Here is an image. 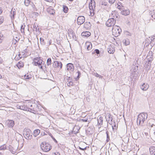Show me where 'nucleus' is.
Segmentation results:
<instances>
[{"label": "nucleus", "instance_id": "5701e85b", "mask_svg": "<svg viewBox=\"0 0 155 155\" xmlns=\"http://www.w3.org/2000/svg\"><path fill=\"white\" fill-rule=\"evenodd\" d=\"M16 12L15 11H13L12 10L11 12V13L10 14V16L11 18V19H14V16L15 15Z\"/></svg>", "mask_w": 155, "mask_h": 155}, {"label": "nucleus", "instance_id": "7ed1b4c3", "mask_svg": "<svg viewBox=\"0 0 155 155\" xmlns=\"http://www.w3.org/2000/svg\"><path fill=\"white\" fill-rule=\"evenodd\" d=\"M34 61L32 64L35 66H38L39 68H42L43 66L42 64H44V62L41 59L40 57H37L35 58L33 60Z\"/></svg>", "mask_w": 155, "mask_h": 155}, {"label": "nucleus", "instance_id": "4d7b16f0", "mask_svg": "<svg viewBox=\"0 0 155 155\" xmlns=\"http://www.w3.org/2000/svg\"><path fill=\"white\" fill-rule=\"evenodd\" d=\"M51 40H50L49 41V44L50 45H51Z\"/></svg>", "mask_w": 155, "mask_h": 155}, {"label": "nucleus", "instance_id": "2eb2a0df", "mask_svg": "<svg viewBox=\"0 0 155 155\" xmlns=\"http://www.w3.org/2000/svg\"><path fill=\"white\" fill-rule=\"evenodd\" d=\"M91 35L90 32L88 31L83 32L81 33V35L84 37H87Z\"/></svg>", "mask_w": 155, "mask_h": 155}, {"label": "nucleus", "instance_id": "cd10ccee", "mask_svg": "<svg viewBox=\"0 0 155 155\" xmlns=\"http://www.w3.org/2000/svg\"><path fill=\"white\" fill-rule=\"evenodd\" d=\"M51 58H48L47 61V66H49L51 65Z\"/></svg>", "mask_w": 155, "mask_h": 155}, {"label": "nucleus", "instance_id": "a19ab883", "mask_svg": "<svg viewBox=\"0 0 155 155\" xmlns=\"http://www.w3.org/2000/svg\"><path fill=\"white\" fill-rule=\"evenodd\" d=\"M50 12H49V13L51 14L54 15L55 13L53 9L51 10Z\"/></svg>", "mask_w": 155, "mask_h": 155}, {"label": "nucleus", "instance_id": "5fc2aeb1", "mask_svg": "<svg viewBox=\"0 0 155 155\" xmlns=\"http://www.w3.org/2000/svg\"><path fill=\"white\" fill-rule=\"evenodd\" d=\"M2 11L1 8H0V14H1L2 13Z\"/></svg>", "mask_w": 155, "mask_h": 155}, {"label": "nucleus", "instance_id": "f3484780", "mask_svg": "<svg viewBox=\"0 0 155 155\" xmlns=\"http://www.w3.org/2000/svg\"><path fill=\"white\" fill-rule=\"evenodd\" d=\"M111 16L113 17H116L117 18H119V15H118L117 12L116 11L112 12Z\"/></svg>", "mask_w": 155, "mask_h": 155}, {"label": "nucleus", "instance_id": "6e6d98bb", "mask_svg": "<svg viewBox=\"0 0 155 155\" xmlns=\"http://www.w3.org/2000/svg\"><path fill=\"white\" fill-rule=\"evenodd\" d=\"M57 154H58V155L56 154L55 153H53L52 155H59V154L58 153H57Z\"/></svg>", "mask_w": 155, "mask_h": 155}, {"label": "nucleus", "instance_id": "39448f33", "mask_svg": "<svg viewBox=\"0 0 155 155\" xmlns=\"http://www.w3.org/2000/svg\"><path fill=\"white\" fill-rule=\"evenodd\" d=\"M113 35L115 37L119 36L121 32V29L118 26H115L112 29Z\"/></svg>", "mask_w": 155, "mask_h": 155}, {"label": "nucleus", "instance_id": "f257e3e1", "mask_svg": "<svg viewBox=\"0 0 155 155\" xmlns=\"http://www.w3.org/2000/svg\"><path fill=\"white\" fill-rule=\"evenodd\" d=\"M24 108L22 109L29 111L34 114H37L40 111L41 105L39 102L35 100L29 101L24 105Z\"/></svg>", "mask_w": 155, "mask_h": 155}, {"label": "nucleus", "instance_id": "ddd939ff", "mask_svg": "<svg viewBox=\"0 0 155 155\" xmlns=\"http://www.w3.org/2000/svg\"><path fill=\"white\" fill-rule=\"evenodd\" d=\"M85 47L88 51H90L92 48V45L90 42H87L85 43Z\"/></svg>", "mask_w": 155, "mask_h": 155}, {"label": "nucleus", "instance_id": "423d86ee", "mask_svg": "<svg viewBox=\"0 0 155 155\" xmlns=\"http://www.w3.org/2000/svg\"><path fill=\"white\" fill-rule=\"evenodd\" d=\"M116 22V21L114 18L109 19L106 23V25L108 27L114 26Z\"/></svg>", "mask_w": 155, "mask_h": 155}, {"label": "nucleus", "instance_id": "dca6fc26", "mask_svg": "<svg viewBox=\"0 0 155 155\" xmlns=\"http://www.w3.org/2000/svg\"><path fill=\"white\" fill-rule=\"evenodd\" d=\"M149 87V85L147 84H143L141 86V89L143 91L147 90Z\"/></svg>", "mask_w": 155, "mask_h": 155}, {"label": "nucleus", "instance_id": "c85d7f7f", "mask_svg": "<svg viewBox=\"0 0 155 155\" xmlns=\"http://www.w3.org/2000/svg\"><path fill=\"white\" fill-rule=\"evenodd\" d=\"M22 56L20 54H18V55H16L15 56V59L16 60H18L22 58Z\"/></svg>", "mask_w": 155, "mask_h": 155}, {"label": "nucleus", "instance_id": "f03ea898", "mask_svg": "<svg viewBox=\"0 0 155 155\" xmlns=\"http://www.w3.org/2000/svg\"><path fill=\"white\" fill-rule=\"evenodd\" d=\"M148 115L146 113H142L138 116L137 123L139 125L142 126L144 122L147 118Z\"/></svg>", "mask_w": 155, "mask_h": 155}, {"label": "nucleus", "instance_id": "69168bd1", "mask_svg": "<svg viewBox=\"0 0 155 155\" xmlns=\"http://www.w3.org/2000/svg\"><path fill=\"white\" fill-rule=\"evenodd\" d=\"M138 67L137 65L136 66V67L138 68ZM136 67H134V68H136Z\"/></svg>", "mask_w": 155, "mask_h": 155}, {"label": "nucleus", "instance_id": "a878e982", "mask_svg": "<svg viewBox=\"0 0 155 155\" xmlns=\"http://www.w3.org/2000/svg\"><path fill=\"white\" fill-rule=\"evenodd\" d=\"M108 118L107 119V121H108L109 123H110V121H111L112 120V117H111V115L110 114H109L108 115Z\"/></svg>", "mask_w": 155, "mask_h": 155}, {"label": "nucleus", "instance_id": "f8f14e48", "mask_svg": "<svg viewBox=\"0 0 155 155\" xmlns=\"http://www.w3.org/2000/svg\"><path fill=\"white\" fill-rule=\"evenodd\" d=\"M121 13L122 15L126 16L130 14V11L129 9H125L124 8V10L122 11Z\"/></svg>", "mask_w": 155, "mask_h": 155}, {"label": "nucleus", "instance_id": "052dcab7", "mask_svg": "<svg viewBox=\"0 0 155 155\" xmlns=\"http://www.w3.org/2000/svg\"><path fill=\"white\" fill-rule=\"evenodd\" d=\"M68 0L71 2H72L74 0Z\"/></svg>", "mask_w": 155, "mask_h": 155}, {"label": "nucleus", "instance_id": "2f4dec72", "mask_svg": "<svg viewBox=\"0 0 155 155\" xmlns=\"http://www.w3.org/2000/svg\"><path fill=\"white\" fill-rule=\"evenodd\" d=\"M63 9L64 12L67 13L68 10V8L67 6L64 5L63 6Z\"/></svg>", "mask_w": 155, "mask_h": 155}, {"label": "nucleus", "instance_id": "412c9836", "mask_svg": "<svg viewBox=\"0 0 155 155\" xmlns=\"http://www.w3.org/2000/svg\"><path fill=\"white\" fill-rule=\"evenodd\" d=\"M31 28H32V29L34 31H35L36 32L38 31L39 30V28L38 27H37L36 24H34L31 26Z\"/></svg>", "mask_w": 155, "mask_h": 155}, {"label": "nucleus", "instance_id": "6ab92c4d", "mask_svg": "<svg viewBox=\"0 0 155 155\" xmlns=\"http://www.w3.org/2000/svg\"><path fill=\"white\" fill-rule=\"evenodd\" d=\"M81 74L80 72L79 71H78L75 73V75L77 76V77L76 78L75 77L74 78L75 81H77L79 79Z\"/></svg>", "mask_w": 155, "mask_h": 155}, {"label": "nucleus", "instance_id": "e433bc0d", "mask_svg": "<svg viewBox=\"0 0 155 155\" xmlns=\"http://www.w3.org/2000/svg\"><path fill=\"white\" fill-rule=\"evenodd\" d=\"M95 10H90V15L91 16H93L94 14V12Z\"/></svg>", "mask_w": 155, "mask_h": 155}, {"label": "nucleus", "instance_id": "ea45409f", "mask_svg": "<svg viewBox=\"0 0 155 155\" xmlns=\"http://www.w3.org/2000/svg\"><path fill=\"white\" fill-rule=\"evenodd\" d=\"M115 0H109V2L111 4H112L114 3V2H115Z\"/></svg>", "mask_w": 155, "mask_h": 155}, {"label": "nucleus", "instance_id": "49530a36", "mask_svg": "<svg viewBox=\"0 0 155 155\" xmlns=\"http://www.w3.org/2000/svg\"><path fill=\"white\" fill-rule=\"evenodd\" d=\"M151 17L152 18H153L154 19H155V14H153V15H151Z\"/></svg>", "mask_w": 155, "mask_h": 155}, {"label": "nucleus", "instance_id": "603ef678", "mask_svg": "<svg viewBox=\"0 0 155 155\" xmlns=\"http://www.w3.org/2000/svg\"><path fill=\"white\" fill-rule=\"evenodd\" d=\"M95 76H96L97 77H100V75L98 74H95Z\"/></svg>", "mask_w": 155, "mask_h": 155}, {"label": "nucleus", "instance_id": "de8ad7c7", "mask_svg": "<svg viewBox=\"0 0 155 155\" xmlns=\"http://www.w3.org/2000/svg\"><path fill=\"white\" fill-rule=\"evenodd\" d=\"M79 149L81 150H85L86 149V148L85 147L84 148H81L80 147H79Z\"/></svg>", "mask_w": 155, "mask_h": 155}, {"label": "nucleus", "instance_id": "bb28decb", "mask_svg": "<svg viewBox=\"0 0 155 155\" xmlns=\"http://www.w3.org/2000/svg\"><path fill=\"white\" fill-rule=\"evenodd\" d=\"M31 2V0H25L24 3L26 6H28L30 4Z\"/></svg>", "mask_w": 155, "mask_h": 155}, {"label": "nucleus", "instance_id": "c9c22d12", "mask_svg": "<svg viewBox=\"0 0 155 155\" xmlns=\"http://www.w3.org/2000/svg\"><path fill=\"white\" fill-rule=\"evenodd\" d=\"M67 84L68 86H72L74 85V83L73 81H70L68 82Z\"/></svg>", "mask_w": 155, "mask_h": 155}, {"label": "nucleus", "instance_id": "393cba45", "mask_svg": "<svg viewBox=\"0 0 155 155\" xmlns=\"http://www.w3.org/2000/svg\"><path fill=\"white\" fill-rule=\"evenodd\" d=\"M103 124V118L101 117H100L99 118V119L98 120V123L97 124L98 125H101Z\"/></svg>", "mask_w": 155, "mask_h": 155}, {"label": "nucleus", "instance_id": "338daca9", "mask_svg": "<svg viewBox=\"0 0 155 155\" xmlns=\"http://www.w3.org/2000/svg\"><path fill=\"white\" fill-rule=\"evenodd\" d=\"M0 155H2V153H0Z\"/></svg>", "mask_w": 155, "mask_h": 155}, {"label": "nucleus", "instance_id": "0e129e2a", "mask_svg": "<svg viewBox=\"0 0 155 155\" xmlns=\"http://www.w3.org/2000/svg\"><path fill=\"white\" fill-rule=\"evenodd\" d=\"M26 49H25V50H24V52H26Z\"/></svg>", "mask_w": 155, "mask_h": 155}, {"label": "nucleus", "instance_id": "c756f323", "mask_svg": "<svg viewBox=\"0 0 155 155\" xmlns=\"http://www.w3.org/2000/svg\"><path fill=\"white\" fill-rule=\"evenodd\" d=\"M25 27V25L24 24L21 25L20 30L21 33H24Z\"/></svg>", "mask_w": 155, "mask_h": 155}, {"label": "nucleus", "instance_id": "680f3d73", "mask_svg": "<svg viewBox=\"0 0 155 155\" xmlns=\"http://www.w3.org/2000/svg\"><path fill=\"white\" fill-rule=\"evenodd\" d=\"M22 54H25V52H22Z\"/></svg>", "mask_w": 155, "mask_h": 155}, {"label": "nucleus", "instance_id": "13d9d810", "mask_svg": "<svg viewBox=\"0 0 155 155\" xmlns=\"http://www.w3.org/2000/svg\"><path fill=\"white\" fill-rule=\"evenodd\" d=\"M13 43H14L15 44L16 43H17V42H15V40H14V39H13Z\"/></svg>", "mask_w": 155, "mask_h": 155}, {"label": "nucleus", "instance_id": "e2e57ef3", "mask_svg": "<svg viewBox=\"0 0 155 155\" xmlns=\"http://www.w3.org/2000/svg\"><path fill=\"white\" fill-rule=\"evenodd\" d=\"M68 80H70V79H71V78H70V77H68Z\"/></svg>", "mask_w": 155, "mask_h": 155}, {"label": "nucleus", "instance_id": "a211bd4d", "mask_svg": "<svg viewBox=\"0 0 155 155\" xmlns=\"http://www.w3.org/2000/svg\"><path fill=\"white\" fill-rule=\"evenodd\" d=\"M40 133V130L38 129H36L33 132V135L36 137L39 135Z\"/></svg>", "mask_w": 155, "mask_h": 155}, {"label": "nucleus", "instance_id": "3c124183", "mask_svg": "<svg viewBox=\"0 0 155 155\" xmlns=\"http://www.w3.org/2000/svg\"><path fill=\"white\" fill-rule=\"evenodd\" d=\"M125 45H128L129 44V41L127 42V43H126V40H125Z\"/></svg>", "mask_w": 155, "mask_h": 155}, {"label": "nucleus", "instance_id": "4be33fe9", "mask_svg": "<svg viewBox=\"0 0 155 155\" xmlns=\"http://www.w3.org/2000/svg\"><path fill=\"white\" fill-rule=\"evenodd\" d=\"M119 4L120 5H118L117 8L121 12L122 11L124 10V9L125 8L122 5V3L120 2Z\"/></svg>", "mask_w": 155, "mask_h": 155}, {"label": "nucleus", "instance_id": "c03bdc74", "mask_svg": "<svg viewBox=\"0 0 155 155\" xmlns=\"http://www.w3.org/2000/svg\"><path fill=\"white\" fill-rule=\"evenodd\" d=\"M72 38L73 39L75 40L76 39V38L74 33V34L72 35Z\"/></svg>", "mask_w": 155, "mask_h": 155}, {"label": "nucleus", "instance_id": "9b49d317", "mask_svg": "<svg viewBox=\"0 0 155 155\" xmlns=\"http://www.w3.org/2000/svg\"><path fill=\"white\" fill-rule=\"evenodd\" d=\"M149 151L150 155H155V147L154 146L150 147Z\"/></svg>", "mask_w": 155, "mask_h": 155}, {"label": "nucleus", "instance_id": "473e14b6", "mask_svg": "<svg viewBox=\"0 0 155 155\" xmlns=\"http://www.w3.org/2000/svg\"><path fill=\"white\" fill-rule=\"evenodd\" d=\"M6 145L4 144L0 147V150H3L6 149Z\"/></svg>", "mask_w": 155, "mask_h": 155}, {"label": "nucleus", "instance_id": "4c0bfd02", "mask_svg": "<svg viewBox=\"0 0 155 155\" xmlns=\"http://www.w3.org/2000/svg\"><path fill=\"white\" fill-rule=\"evenodd\" d=\"M4 20V18L2 16H0V24H2Z\"/></svg>", "mask_w": 155, "mask_h": 155}, {"label": "nucleus", "instance_id": "bf43d9fd", "mask_svg": "<svg viewBox=\"0 0 155 155\" xmlns=\"http://www.w3.org/2000/svg\"><path fill=\"white\" fill-rule=\"evenodd\" d=\"M30 78L28 77V76H27V77L26 78L27 79H29Z\"/></svg>", "mask_w": 155, "mask_h": 155}, {"label": "nucleus", "instance_id": "f704fd0d", "mask_svg": "<svg viewBox=\"0 0 155 155\" xmlns=\"http://www.w3.org/2000/svg\"><path fill=\"white\" fill-rule=\"evenodd\" d=\"M4 37L3 34L1 33H0V43H1L2 40L4 39Z\"/></svg>", "mask_w": 155, "mask_h": 155}, {"label": "nucleus", "instance_id": "72a5a7b5", "mask_svg": "<svg viewBox=\"0 0 155 155\" xmlns=\"http://www.w3.org/2000/svg\"><path fill=\"white\" fill-rule=\"evenodd\" d=\"M67 68H74V66L73 64L71 63H68L67 64Z\"/></svg>", "mask_w": 155, "mask_h": 155}, {"label": "nucleus", "instance_id": "4468645a", "mask_svg": "<svg viewBox=\"0 0 155 155\" xmlns=\"http://www.w3.org/2000/svg\"><path fill=\"white\" fill-rule=\"evenodd\" d=\"M108 51L110 54H113L115 51V49L114 47L112 46H109L108 48Z\"/></svg>", "mask_w": 155, "mask_h": 155}, {"label": "nucleus", "instance_id": "58836bf2", "mask_svg": "<svg viewBox=\"0 0 155 155\" xmlns=\"http://www.w3.org/2000/svg\"><path fill=\"white\" fill-rule=\"evenodd\" d=\"M40 42L41 44L42 45H44L45 44V43L44 42V40L43 38H40Z\"/></svg>", "mask_w": 155, "mask_h": 155}, {"label": "nucleus", "instance_id": "7c9ffc66", "mask_svg": "<svg viewBox=\"0 0 155 155\" xmlns=\"http://www.w3.org/2000/svg\"><path fill=\"white\" fill-rule=\"evenodd\" d=\"M100 51L98 49H95L94 52H92V54H95L96 53L97 55L99 54H100Z\"/></svg>", "mask_w": 155, "mask_h": 155}, {"label": "nucleus", "instance_id": "0eeeda50", "mask_svg": "<svg viewBox=\"0 0 155 155\" xmlns=\"http://www.w3.org/2000/svg\"><path fill=\"white\" fill-rule=\"evenodd\" d=\"M53 65L54 68H62V64L61 62L56 61L54 62Z\"/></svg>", "mask_w": 155, "mask_h": 155}, {"label": "nucleus", "instance_id": "20e7f679", "mask_svg": "<svg viewBox=\"0 0 155 155\" xmlns=\"http://www.w3.org/2000/svg\"><path fill=\"white\" fill-rule=\"evenodd\" d=\"M41 147L42 150L45 152H48L51 149V146L48 143L43 142L41 145Z\"/></svg>", "mask_w": 155, "mask_h": 155}, {"label": "nucleus", "instance_id": "aec40b11", "mask_svg": "<svg viewBox=\"0 0 155 155\" xmlns=\"http://www.w3.org/2000/svg\"><path fill=\"white\" fill-rule=\"evenodd\" d=\"M8 125L9 127H13L14 125V122L12 120H9L8 123Z\"/></svg>", "mask_w": 155, "mask_h": 155}, {"label": "nucleus", "instance_id": "a18cd8bd", "mask_svg": "<svg viewBox=\"0 0 155 155\" xmlns=\"http://www.w3.org/2000/svg\"><path fill=\"white\" fill-rule=\"evenodd\" d=\"M16 39L14 38V40H15V42H17L19 40V38H18L17 37H15Z\"/></svg>", "mask_w": 155, "mask_h": 155}, {"label": "nucleus", "instance_id": "79ce46f5", "mask_svg": "<svg viewBox=\"0 0 155 155\" xmlns=\"http://www.w3.org/2000/svg\"><path fill=\"white\" fill-rule=\"evenodd\" d=\"M155 38L154 37H152L151 38V41H150V42H152L153 41V42H154V40Z\"/></svg>", "mask_w": 155, "mask_h": 155}, {"label": "nucleus", "instance_id": "8fccbe9b", "mask_svg": "<svg viewBox=\"0 0 155 155\" xmlns=\"http://www.w3.org/2000/svg\"><path fill=\"white\" fill-rule=\"evenodd\" d=\"M57 43L58 45H60L61 44V41H57Z\"/></svg>", "mask_w": 155, "mask_h": 155}, {"label": "nucleus", "instance_id": "37998d69", "mask_svg": "<svg viewBox=\"0 0 155 155\" xmlns=\"http://www.w3.org/2000/svg\"><path fill=\"white\" fill-rule=\"evenodd\" d=\"M74 32H72L71 33H68V35L70 37H72V36L74 34Z\"/></svg>", "mask_w": 155, "mask_h": 155}, {"label": "nucleus", "instance_id": "9d476101", "mask_svg": "<svg viewBox=\"0 0 155 155\" xmlns=\"http://www.w3.org/2000/svg\"><path fill=\"white\" fill-rule=\"evenodd\" d=\"M95 4L94 1H91V2H90L89 5V7L90 10H95Z\"/></svg>", "mask_w": 155, "mask_h": 155}, {"label": "nucleus", "instance_id": "1a4fd4ad", "mask_svg": "<svg viewBox=\"0 0 155 155\" xmlns=\"http://www.w3.org/2000/svg\"><path fill=\"white\" fill-rule=\"evenodd\" d=\"M149 55H147L146 57L147 61H148V64L151 63V62L153 60V56L152 54V52H150L149 53Z\"/></svg>", "mask_w": 155, "mask_h": 155}, {"label": "nucleus", "instance_id": "6e6552de", "mask_svg": "<svg viewBox=\"0 0 155 155\" xmlns=\"http://www.w3.org/2000/svg\"><path fill=\"white\" fill-rule=\"evenodd\" d=\"M85 21V18L84 16H81L78 17L77 19V22L78 25H81Z\"/></svg>", "mask_w": 155, "mask_h": 155}, {"label": "nucleus", "instance_id": "b1692460", "mask_svg": "<svg viewBox=\"0 0 155 155\" xmlns=\"http://www.w3.org/2000/svg\"><path fill=\"white\" fill-rule=\"evenodd\" d=\"M24 66V64L23 63L22 61L19 62L17 64V66L18 68H21L23 67Z\"/></svg>", "mask_w": 155, "mask_h": 155}, {"label": "nucleus", "instance_id": "774afa93", "mask_svg": "<svg viewBox=\"0 0 155 155\" xmlns=\"http://www.w3.org/2000/svg\"><path fill=\"white\" fill-rule=\"evenodd\" d=\"M45 67L46 68V65L45 64Z\"/></svg>", "mask_w": 155, "mask_h": 155}, {"label": "nucleus", "instance_id": "09e8293b", "mask_svg": "<svg viewBox=\"0 0 155 155\" xmlns=\"http://www.w3.org/2000/svg\"><path fill=\"white\" fill-rule=\"evenodd\" d=\"M149 124H148V126H150V127H153V124H152L151 125L150 124V125H149Z\"/></svg>", "mask_w": 155, "mask_h": 155}, {"label": "nucleus", "instance_id": "864d4df0", "mask_svg": "<svg viewBox=\"0 0 155 155\" xmlns=\"http://www.w3.org/2000/svg\"><path fill=\"white\" fill-rule=\"evenodd\" d=\"M82 120L84 122H86L87 121V119L86 120L82 119Z\"/></svg>", "mask_w": 155, "mask_h": 155}]
</instances>
